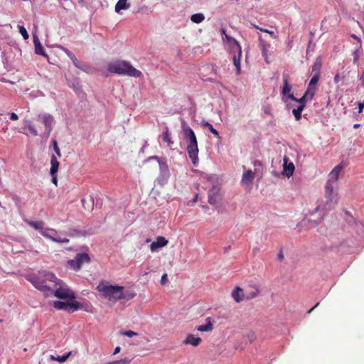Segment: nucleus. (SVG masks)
Returning a JSON list of instances; mask_svg holds the SVG:
<instances>
[{"mask_svg": "<svg viewBox=\"0 0 364 364\" xmlns=\"http://www.w3.org/2000/svg\"><path fill=\"white\" fill-rule=\"evenodd\" d=\"M277 258L279 260H282L284 258L282 250L281 249L277 255Z\"/></svg>", "mask_w": 364, "mask_h": 364, "instance_id": "nucleus-57", "label": "nucleus"}, {"mask_svg": "<svg viewBox=\"0 0 364 364\" xmlns=\"http://www.w3.org/2000/svg\"><path fill=\"white\" fill-rule=\"evenodd\" d=\"M53 306L58 310H64L68 313H73L78 309H82L86 311H89L91 309L90 305L86 304L85 306H84L83 304L74 300H71L70 301H54Z\"/></svg>", "mask_w": 364, "mask_h": 364, "instance_id": "nucleus-7", "label": "nucleus"}, {"mask_svg": "<svg viewBox=\"0 0 364 364\" xmlns=\"http://www.w3.org/2000/svg\"><path fill=\"white\" fill-rule=\"evenodd\" d=\"M50 173L52 176V182L57 185L58 179H57V173L59 168V162L55 155H52L50 159Z\"/></svg>", "mask_w": 364, "mask_h": 364, "instance_id": "nucleus-12", "label": "nucleus"}, {"mask_svg": "<svg viewBox=\"0 0 364 364\" xmlns=\"http://www.w3.org/2000/svg\"><path fill=\"white\" fill-rule=\"evenodd\" d=\"M201 124L202 126L205 127H207L208 128V129L210 130V132L214 134L215 136H219V132L213 127V125L209 123L207 121H202L201 122Z\"/></svg>", "mask_w": 364, "mask_h": 364, "instance_id": "nucleus-34", "label": "nucleus"}, {"mask_svg": "<svg viewBox=\"0 0 364 364\" xmlns=\"http://www.w3.org/2000/svg\"><path fill=\"white\" fill-rule=\"evenodd\" d=\"M26 127L29 130L31 134H32L33 136H37L38 135V132H37L36 129L35 128V127L33 125H32L31 124H28L26 126Z\"/></svg>", "mask_w": 364, "mask_h": 364, "instance_id": "nucleus-46", "label": "nucleus"}, {"mask_svg": "<svg viewBox=\"0 0 364 364\" xmlns=\"http://www.w3.org/2000/svg\"><path fill=\"white\" fill-rule=\"evenodd\" d=\"M68 264L70 266L71 268H73L74 270H80L81 269L80 264H79V262L77 261V259H76V257H75L74 259H70L68 260Z\"/></svg>", "mask_w": 364, "mask_h": 364, "instance_id": "nucleus-38", "label": "nucleus"}, {"mask_svg": "<svg viewBox=\"0 0 364 364\" xmlns=\"http://www.w3.org/2000/svg\"><path fill=\"white\" fill-rule=\"evenodd\" d=\"M231 248V246L229 245L224 248V252L226 253Z\"/></svg>", "mask_w": 364, "mask_h": 364, "instance_id": "nucleus-63", "label": "nucleus"}, {"mask_svg": "<svg viewBox=\"0 0 364 364\" xmlns=\"http://www.w3.org/2000/svg\"><path fill=\"white\" fill-rule=\"evenodd\" d=\"M49 294H53L55 296L60 299L74 300L75 299V293L62 280H60V284H58L57 287H53V291H49Z\"/></svg>", "mask_w": 364, "mask_h": 364, "instance_id": "nucleus-8", "label": "nucleus"}, {"mask_svg": "<svg viewBox=\"0 0 364 364\" xmlns=\"http://www.w3.org/2000/svg\"><path fill=\"white\" fill-rule=\"evenodd\" d=\"M325 197L326 201L323 205H318L314 210L312 212V215L318 211H325L332 209L336 204L338 203V198L336 195H333V188L331 179H328L326 182L325 187Z\"/></svg>", "mask_w": 364, "mask_h": 364, "instance_id": "nucleus-5", "label": "nucleus"}, {"mask_svg": "<svg viewBox=\"0 0 364 364\" xmlns=\"http://www.w3.org/2000/svg\"><path fill=\"white\" fill-rule=\"evenodd\" d=\"M259 47L260 48V49L262 50V56L264 57V60L267 63H269L268 60H267V51H268V48L269 47V45L267 43H266L264 40L262 39L261 36H259Z\"/></svg>", "mask_w": 364, "mask_h": 364, "instance_id": "nucleus-20", "label": "nucleus"}, {"mask_svg": "<svg viewBox=\"0 0 364 364\" xmlns=\"http://www.w3.org/2000/svg\"><path fill=\"white\" fill-rule=\"evenodd\" d=\"M196 329L200 332H210L213 330V323L209 320L206 324L198 326Z\"/></svg>", "mask_w": 364, "mask_h": 364, "instance_id": "nucleus-28", "label": "nucleus"}, {"mask_svg": "<svg viewBox=\"0 0 364 364\" xmlns=\"http://www.w3.org/2000/svg\"><path fill=\"white\" fill-rule=\"evenodd\" d=\"M26 279L46 296H48L49 291H53V287H57L58 284H60V279L53 273L47 272H39L38 274L28 275Z\"/></svg>", "mask_w": 364, "mask_h": 364, "instance_id": "nucleus-1", "label": "nucleus"}, {"mask_svg": "<svg viewBox=\"0 0 364 364\" xmlns=\"http://www.w3.org/2000/svg\"><path fill=\"white\" fill-rule=\"evenodd\" d=\"M205 19V16L201 13H196L191 16V20L196 23H200Z\"/></svg>", "mask_w": 364, "mask_h": 364, "instance_id": "nucleus-33", "label": "nucleus"}, {"mask_svg": "<svg viewBox=\"0 0 364 364\" xmlns=\"http://www.w3.org/2000/svg\"><path fill=\"white\" fill-rule=\"evenodd\" d=\"M149 160H156L158 163L159 164V161L161 160H166L164 158H160L157 156H152L149 158Z\"/></svg>", "mask_w": 364, "mask_h": 364, "instance_id": "nucleus-53", "label": "nucleus"}, {"mask_svg": "<svg viewBox=\"0 0 364 364\" xmlns=\"http://www.w3.org/2000/svg\"><path fill=\"white\" fill-rule=\"evenodd\" d=\"M76 259L79 262L80 267L83 263H89L90 262V256L87 253H77L75 256Z\"/></svg>", "mask_w": 364, "mask_h": 364, "instance_id": "nucleus-26", "label": "nucleus"}, {"mask_svg": "<svg viewBox=\"0 0 364 364\" xmlns=\"http://www.w3.org/2000/svg\"><path fill=\"white\" fill-rule=\"evenodd\" d=\"M255 178V174L252 170L245 171L242 175V183L246 185H250Z\"/></svg>", "mask_w": 364, "mask_h": 364, "instance_id": "nucleus-21", "label": "nucleus"}, {"mask_svg": "<svg viewBox=\"0 0 364 364\" xmlns=\"http://www.w3.org/2000/svg\"><path fill=\"white\" fill-rule=\"evenodd\" d=\"M121 333L122 335H124V336H126L130 337V338L134 336H136L137 335V333H136V332H134L133 331H131V330L122 332Z\"/></svg>", "mask_w": 364, "mask_h": 364, "instance_id": "nucleus-47", "label": "nucleus"}, {"mask_svg": "<svg viewBox=\"0 0 364 364\" xmlns=\"http://www.w3.org/2000/svg\"><path fill=\"white\" fill-rule=\"evenodd\" d=\"M343 165L340 164L333 169V171L330 173L329 179H331V182H335L337 181L338 175L341 171L343 169Z\"/></svg>", "mask_w": 364, "mask_h": 364, "instance_id": "nucleus-23", "label": "nucleus"}, {"mask_svg": "<svg viewBox=\"0 0 364 364\" xmlns=\"http://www.w3.org/2000/svg\"><path fill=\"white\" fill-rule=\"evenodd\" d=\"M319 79L317 77V75H314L310 82L308 85V87L305 92V93L309 96V99H312L314 95H315V92L316 90V84L318 83Z\"/></svg>", "mask_w": 364, "mask_h": 364, "instance_id": "nucleus-14", "label": "nucleus"}, {"mask_svg": "<svg viewBox=\"0 0 364 364\" xmlns=\"http://www.w3.org/2000/svg\"><path fill=\"white\" fill-rule=\"evenodd\" d=\"M321 68V58H316L314 65H312V73L314 75H317L318 78H320V70Z\"/></svg>", "mask_w": 364, "mask_h": 364, "instance_id": "nucleus-27", "label": "nucleus"}, {"mask_svg": "<svg viewBox=\"0 0 364 364\" xmlns=\"http://www.w3.org/2000/svg\"><path fill=\"white\" fill-rule=\"evenodd\" d=\"M358 108H359L358 112L359 113L362 112V111L364 108V102L358 103Z\"/></svg>", "mask_w": 364, "mask_h": 364, "instance_id": "nucleus-58", "label": "nucleus"}, {"mask_svg": "<svg viewBox=\"0 0 364 364\" xmlns=\"http://www.w3.org/2000/svg\"><path fill=\"white\" fill-rule=\"evenodd\" d=\"M18 29H19V32L22 35L23 39L24 40L28 39L29 35H28L26 29L25 28V27L23 26H20V25H18Z\"/></svg>", "mask_w": 364, "mask_h": 364, "instance_id": "nucleus-41", "label": "nucleus"}, {"mask_svg": "<svg viewBox=\"0 0 364 364\" xmlns=\"http://www.w3.org/2000/svg\"><path fill=\"white\" fill-rule=\"evenodd\" d=\"M339 80H340V76L338 74H336L334 77V82L336 83L338 82H339Z\"/></svg>", "mask_w": 364, "mask_h": 364, "instance_id": "nucleus-61", "label": "nucleus"}, {"mask_svg": "<svg viewBox=\"0 0 364 364\" xmlns=\"http://www.w3.org/2000/svg\"><path fill=\"white\" fill-rule=\"evenodd\" d=\"M132 361V359L129 358H124L123 359H121L119 360L114 361L115 363L114 364H129Z\"/></svg>", "mask_w": 364, "mask_h": 364, "instance_id": "nucleus-45", "label": "nucleus"}, {"mask_svg": "<svg viewBox=\"0 0 364 364\" xmlns=\"http://www.w3.org/2000/svg\"><path fill=\"white\" fill-rule=\"evenodd\" d=\"M288 98L294 102H299V106H301L302 108L304 109L307 100L309 99V96L304 93V95L301 98L298 99L296 97H294L293 94H291L288 95Z\"/></svg>", "mask_w": 364, "mask_h": 364, "instance_id": "nucleus-22", "label": "nucleus"}, {"mask_svg": "<svg viewBox=\"0 0 364 364\" xmlns=\"http://www.w3.org/2000/svg\"><path fill=\"white\" fill-rule=\"evenodd\" d=\"M130 4L127 3V0H119L116 5L114 10L117 13H119L122 10H125L129 9Z\"/></svg>", "mask_w": 364, "mask_h": 364, "instance_id": "nucleus-24", "label": "nucleus"}, {"mask_svg": "<svg viewBox=\"0 0 364 364\" xmlns=\"http://www.w3.org/2000/svg\"><path fill=\"white\" fill-rule=\"evenodd\" d=\"M162 139L164 141L166 142L168 144V145H169V146L173 144V141H172L171 139L170 132H169L168 127H166V128H165V132H164V134L162 135Z\"/></svg>", "mask_w": 364, "mask_h": 364, "instance_id": "nucleus-35", "label": "nucleus"}, {"mask_svg": "<svg viewBox=\"0 0 364 364\" xmlns=\"http://www.w3.org/2000/svg\"><path fill=\"white\" fill-rule=\"evenodd\" d=\"M291 85L289 83L288 77L284 75L282 94L283 95V100L284 102H287L286 98H288V95H291L289 92L291 90Z\"/></svg>", "mask_w": 364, "mask_h": 364, "instance_id": "nucleus-16", "label": "nucleus"}, {"mask_svg": "<svg viewBox=\"0 0 364 364\" xmlns=\"http://www.w3.org/2000/svg\"><path fill=\"white\" fill-rule=\"evenodd\" d=\"M201 341L202 340L200 338L196 337L193 334H188L183 343L186 345H191L194 347H196L200 345Z\"/></svg>", "mask_w": 364, "mask_h": 364, "instance_id": "nucleus-18", "label": "nucleus"}, {"mask_svg": "<svg viewBox=\"0 0 364 364\" xmlns=\"http://www.w3.org/2000/svg\"><path fill=\"white\" fill-rule=\"evenodd\" d=\"M70 355H71V352H68L67 354L63 355L62 356H59V355L55 356L53 355H50V359L51 360H56L60 363H63L70 357Z\"/></svg>", "mask_w": 364, "mask_h": 364, "instance_id": "nucleus-32", "label": "nucleus"}, {"mask_svg": "<svg viewBox=\"0 0 364 364\" xmlns=\"http://www.w3.org/2000/svg\"><path fill=\"white\" fill-rule=\"evenodd\" d=\"M35 53L38 55H41L42 56H44V57H46L47 58H48V56L46 53L44 48H43V46L41 45V43L35 46Z\"/></svg>", "mask_w": 364, "mask_h": 364, "instance_id": "nucleus-36", "label": "nucleus"}, {"mask_svg": "<svg viewBox=\"0 0 364 364\" xmlns=\"http://www.w3.org/2000/svg\"><path fill=\"white\" fill-rule=\"evenodd\" d=\"M221 35L225 36V38L227 39L228 42L230 43L231 45V52L234 53L232 55V60L235 66L237 69V74L240 73V58L242 56V48L239 43V42L235 39L234 38L228 36L226 33L225 29L222 28L220 30Z\"/></svg>", "mask_w": 364, "mask_h": 364, "instance_id": "nucleus-6", "label": "nucleus"}, {"mask_svg": "<svg viewBox=\"0 0 364 364\" xmlns=\"http://www.w3.org/2000/svg\"><path fill=\"white\" fill-rule=\"evenodd\" d=\"M124 294L127 295V297L124 299L127 300L133 298L135 296V293H129L128 291H126Z\"/></svg>", "mask_w": 364, "mask_h": 364, "instance_id": "nucleus-55", "label": "nucleus"}, {"mask_svg": "<svg viewBox=\"0 0 364 364\" xmlns=\"http://www.w3.org/2000/svg\"><path fill=\"white\" fill-rule=\"evenodd\" d=\"M67 235L70 237L85 236L87 235V232L85 230H80L73 228L69 230Z\"/></svg>", "mask_w": 364, "mask_h": 364, "instance_id": "nucleus-31", "label": "nucleus"}, {"mask_svg": "<svg viewBox=\"0 0 364 364\" xmlns=\"http://www.w3.org/2000/svg\"><path fill=\"white\" fill-rule=\"evenodd\" d=\"M159 168L160 174L157 178L156 181L161 186H164L165 183H167L170 177V171L166 160L159 161Z\"/></svg>", "mask_w": 364, "mask_h": 364, "instance_id": "nucleus-9", "label": "nucleus"}, {"mask_svg": "<svg viewBox=\"0 0 364 364\" xmlns=\"http://www.w3.org/2000/svg\"><path fill=\"white\" fill-rule=\"evenodd\" d=\"M120 350H121V348H120L119 346L116 347L114 350V353L113 354L116 355V354L119 353L120 352Z\"/></svg>", "mask_w": 364, "mask_h": 364, "instance_id": "nucleus-60", "label": "nucleus"}, {"mask_svg": "<svg viewBox=\"0 0 364 364\" xmlns=\"http://www.w3.org/2000/svg\"><path fill=\"white\" fill-rule=\"evenodd\" d=\"M63 49L67 53L68 56L72 60L73 63L74 65H77V59L75 56V55L71 51H70L68 49H67V48H63Z\"/></svg>", "mask_w": 364, "mask_h": 364, "instance_id": "nucleus-40", "label": "nucleus"}, {"mask_svg": "<svg viewBox=\"0 0 364 364\" xmlns=\"http://www.w3.org/2000/svg\"><path fill=\"white\" fill-rule=\"evenodd\" d=\"M232 297L237 303H239L245 299V294L242 288L236 287L232 291Z\"/></svg>", "mask_w": 364, "mask_h": 364, "instance_id": "nucleus-17", "label": "nucleus"}, {"mask_svg": "<svg viewBox=\"0 0 364 364\" xmlns=\"http://www.w3.org/2000/svg\"><path fill=\"white\" fill-rule=\"evenodd\" d=\"M57 232L54 229H45L43 231H41L42 235L44 237L50 239L51 240L58 242V243H68L69 242V240L67 238H60V237H55V235H56Z\"/></svg>", "mask_w": 364, "mask_h": 364, "instance_id": "nucleus-11", "label": "nucleus"}, {"mask_svg": "<svg viewBox=\"0 0 364 364\" xmlns=\"http://www.w3.org/2000/svg\"><path fill=\"white\" fill-rule=\"evenodd\" d=\"M222 200V194L220 193V188L219 186L214 185L208 191V203L215 205L218 204Z\"/></svg>", "mask_w": 364, "mask_h": 364, "instance_id": "nucleus-10", "label": "nucleus"}, {"mask_svg": "<svg viewBox=\"0 0 364 364\" xmlns=\"http://www.w3.org/2000/svg\"><path fill=\"white\" fill-rule=\"evenodd\" d=\"M69 85L70 87H72L76 92H79L81 89L77 80H74L72 82L69 83Z\"/></svg>", "mask_w": 364, "mask_h": 364, "instance_id": "nucleus-42", "label": "nucleus"}, {"mask_svg": "<svg viewBox=\"0 0 364 364\" xmlns=\"http://www.w3.org/2000/svg\"><path fill=\"white\" fill-rule=\"evenodd\" d=\"M27 223L32 228H35L36 230H43L44 228V223L43 221H33L29 220L27 222Z\"/></svg>", "mask_w": 364, "mask_h": 364, "instance_id": "nucleus-29", "label": "nucleus"}, {"mask_svg": "<svg viewBox=\"0 0 364 364\" xmlns=\"http://www.w3.org/2000/svg\"><path fill=\"white\" fill-rule=\"evenodd\" d=\"M168 281V279H167V274H164L161 277V284L162 285H164Z\"/></svg>", "mask_w": 364, "mask_h": 364, "instance_id": "nucleus-52", "label": "nucleus"}, {"mask_svg": "<svg viewBox=\"0 0 364 364\" xmlns=\"http://www.w3.org/2000/svg\"><path fill=\"white\" fill-rule=\"evenodd\" d=\"M258 293H259V290L257 289H255L254 291H246L245 293V299L247 300L253 299L258 294Z\"/></svg>", "mask_w": 364, "mask_h": 364, "instance_id": "nucleus-39", "label": "nucleus"}, {"mask_svg": "<svg viewBox=\"0 0 364 364\" xmlns=\"http://www.w3.org/2000/svg\"><path fill=\"white\" fill-rule=\"evenodd\" d=\"M82 205L85 210H92L94 207V199L92 196L81 200Z\"/></svg>", "mask_w": 364, "mask_h": 364, "instance_id": "nucleus-25", "label": "nucleus"}, {"mask_svg": "<svg viewBox=\"0 0 364 364\" xmlns=\"http://www.w3.org/2000/svg\"><path fill=\"white\" fill-rule=\"evenodd\" d=\"M108 71L119 75H126L132 77H139L141 73L135 69L127 61H117L108 65Z\"/></svg>", "mask_w": 364, "mask_h": 364, "instance_id": "nucleus-4", "label": "nucleus"}, {"mask_svg": "<svg viewBox=\"0 0 364 364\" xmlns=\"http://www.w3.org/2000/svg\"><path fill=\"white\" fill-rule=\"evenodd\" d=\"M182 128L184 139L188 143L186 147V151L188 154V156L192 161L193 164L195 166H197L198 164V147L197 138L193 130L188 126H187L186 123L184 121L182 122Z\"/></svg>", "mask_w": 364, "mask_h": 364, "instance_id": "nucleus-2", "label": "nucleus"}, {"mask_svg": "<svg viewBox=\"0 0 364 364\" xmlns=\"http://www.w3.org/2000/svg\"><path fill=\"white\" fill-rule=\"evenodd\" d=\"M18 119V117L16 113L12 112L10 114V119L11 120H17Z\"/></svg>", "mask_w": 364, "mask_h": 364, "instance_id": "nucleus-56", "label": "nucleus"}, {"mask_svg": "<svg viewBox=\"0 0 364 364\" xmlns=\"http://www.w3.org/2000/svg\"><path fill=\"white\" fill-rule=\"evenodd\" d=\"M257 29L262 31V32H265L266 33H269L271 37L274 39L277 38V36L275 35L274 32V31H269L267 29H264V28H260L257 26H254Z\"/></svg>", "mask_w": 364, "mask_h": 364, "instance_id": "nucleus-44", "label": "nucleus"}, {"mask_svg": "<svg viewBox=\"0 0 364 364\" xmlns=\"http://www.w3.org/2000/svg\"><path fill=\"white\" fill-rule=\"evenodd\" d=\"M294 170V164L289 161V159L287 156H284L283 164V174L287 177L290 178L293 175Z\"/></svg>", "mask_w": 364, "mask_h": 364, "instance_id": "nucleus-13", "label": "nucleus"}, {"mask_svg": "<svg viewBox=\"0 0 364 364\" xmlns=\"http://www.w3.org/2000/svg\"><path fill=\"white\" fill-rule=\"evenodd\" d=\"M33 38L34 46L41 43L39 38L36 34H35V33L33 34Z\"/></svg>", "mask_w": 364, "mask_h": 364, "instance_id": "nucleus-51", "label": "nucleus"}, {"mask_svg": "<svg viewBox=\"0 0 364 364\" xmlns=\"http://www.w3.org/2000/svg\"><path fill=\"white\" fill-rule=\"evenodd\" d=\"M50 132H51V131H48V130L45 129V132H44L45 137L48 138L50 136Z\"/></svg>", "mask_w": 364, "mask_h": 364, "instance_id": "nucleus-62", "label": "nucleus"}, {"mask_svg": "<svg viewBox=\"0 0 364 364\" xmlns=\"http://www.w3.org/2000/svg\"><path fill=\"white\" fill-rule=\"evenodd\" d=\"M168 241L162 236H159L156 238V240L153 242L151 245L150 248L152 252L156 251L157 249L160 247H163L166 246L168 244Z\"/></svg>", "mask_w": 364, "mask_h": 364, "instance_id": "nucleus-15", "label": "nucleus"}, {"mask_svg": "<svg viewBox=\"0 0 364 364\" xmlns=\"http://www.w3.org/2000/svg\"><path fill=\"white\" fill-rule=\"evenodd\" d=\"M260 165H261V161H255V166H260Z\"/></svg>", "mask_w": 364, "mask_h": 364, "instance_id": "nucleus-64", "label": "nucleus"}, {"mask_svg": "<svg viewBox=\"0 0 364 364\" xmlns=\"http://www.w3.org/2000/svg\"><path fill=\"white\" fill-rule=\"evenodd\" d=\"M247 339L249 340V341L250 343L253 342L255 338H256V336L254 332H249L247 334Z\"/></svg>", "mask_w": 364, "mask_h": 364, "instance_id": "nucleus-48", "label": "nucleus"}, {"mask_svg": "<svg viewBox=\"0 0 364 364\" xmlns=\"http://www.w3.org/2000/svg\"><path fill=\"white\" fill-rule=\"evenodd\" d=\"M263 111L265 114H271V108L269 106H265L263 107Z\"/></svg>", "mask_w": 364, "mask_h": 364, "instance_id": "nucleus-54", "label": "nucleus"}, {"mask_svg": "<svg viewBox=\"0 0 364 364\" xmlns=\"http://www.w3.org/2000/svg\"><path fill=\"white\" fill-rule=\"evenodd\" d=\"M97 289L102 296L108 298L110 301H117L127 297L123 287L108 284L107 282H100L97 287Z\"/></svg>", "mask_w": 364, "mask_h": 364, "instance_id": "nucleus-3", "label": "nucleus"}, {"mask_svg": "<svg viewBox=\"0 0 364 364\" xmlns=\"http://www.w3.org/2000/svg\"><path fill=\"white\" fill-rule=\"evenodd\" d=\"M358 52H359V50H356L355 51L353 52V63H356L358 62Z\"/></svg>", "mask_w": 364, "mask_h": 364, "instance_id": "nucleus-50", "label": "nucleus"}, {"mask_svg": "<svg viewBox=\"0 0 364 364\" xmlns=\"http://www.w3.org/2000/svg\"><path fill=\"white\" fill-rule=\"evenodd\" d=\"M304 108L301 106H298L297 108H295L292 110V113L295 117L296 120L299 121L301 118V112Z\"/></svg>", "mask_w": 364, "mask_h": 364, "instance_id": "nucleus-37", "label": "nucleus"}, {"mask_svg": "<svg viewBox=\"0 0 364 364\" xmlns=\"http://www.w3.org/2000/svg\"><path fill=\"white\" fill-rule=\"evenodd\" d=\"M351 37H352V38H353L354 39L357 40V41L360 43V44H361V40H360V38H358L356 35H355V34H352V35H351Z\"/></svg>", "mask_w": 364, "mask_h": 364, "instance_id": "nucleus-59", "label": "nucleus"}, {"mask_svg": "<svg viewBox=\"0 0 364 364\" xmlns=\"http://www.w3.org/2000/svg\"><path fill=\"white\" fill-rule=\"evenodd\" d=\"M76 68H77L80 70H83L85 73H90L92 70V68L84 63H82L77 60V64L74 65Z\"/></svg>", "mask_w": 364, "mask_h": 364, "instance_id": "nucleus-30", "label": "nucleus"}, {"mask_svg": "<svg viewBox=\"0 0 364 364\" xmlns=\"http://www.w3.org/2000/svg\"><path fill=\"white\" fill-rule=\"evenodd\" d=\"M52 144H53L54 151L59 157H60L61 156L60 150L59 149L57 141L55 139H53Z\"/></svg>", "mask_w": 364, "mask_h": 364, "instance_id": "nucleus-43", "label": "nucleus"}, {"mask_svg": "<svg viewBox=\"0 0 364 364\" xmlns=\"http://www.w3.org/2000/svg\"><path fill=\"white\" fill-rule=\"evenodd\" d=\"M322 219H323V216L320 217V218L318 220H311V223H312L313 226L316 227L321 222Z\"/></svg>", "mask_w": 364, "mask_h": 364, "instance_id": "nucleus-49", "label": "nucleus"}, {"mask_svg": "<svg viewBox=\"0 0 364 364\" xmlns=\"http://www.w3.org/2000/svg\"><path fill=\"white\" fill-rule=\"evenodd\" d=\"M43 123L45 126V129L48 131H52L53 124L54 123L53 117L49 114H45L42 117Z\"/></svg>", "mask_w": 364, "mask_h": 364, "instance_id": "nucleus-19", "label": "nucleus"}]
</instances>
